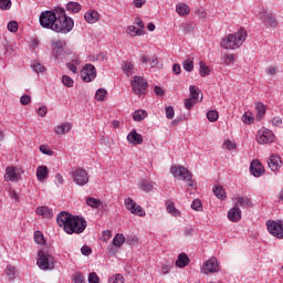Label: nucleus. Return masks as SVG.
<instances>
[{"mask_svg": "<svg viewBox=\"0 0 283 283\" xmlns=\"http://www.w3.org/2000/svg\"><path fill=\"white\" fill-rule=\"evenodd\" d=\"M59 227H63L65 233L72 235L74 233L81 234L87 229V221L83 218L72 216L67 211H62L56 217Z\"/></svg>", "mask_w": 283, "mask_h": 283, "instance_id": "f257e3e1", "label": "nucleus"}, {"mask_svg": "<svg viewBox=\"0 0 283 283\" xmlns=\"http://www.w3.org/2000/svg\"><path fill=\"white\" fill-rule=\"evenodd\" d=\"M74 29V20L65 13V9L57 8V19L55 20V27L53 32H59L61 34H67Z\"/></svg>", "mask_w": 283, "mask_h": 283, "instance_id": "f03ea898", "label": "nucleus"}, {"mask_svg": "<svg viewBox=\"0 0 283 283\" xmlns=\"http://www.w3.org/2000/svg\"><path fill=\"white\" fill-rule=\"evenodd\" d=\"M244 41H247V31L241 29L237 33L223 38L221 48H224V50H237V48H240Z\"/></svg>", "mask_w": 283, "mask_h": 283, "instance_id": "7ed1b4c3", "label": "nucleus"}, {"mask_svg": "<svg viewBox=\"0 0 283 283\" xmlns=\"http://www.w3.org/2000/svg\"><path fill=\"white\" fill-rule=\"evenodd\" d=\"M57 18L59 9L42 11L39 17L41 28L54 31Z\"/></svg>", "mask_w": 283, "mask_h": 283, "instance_id": "20e7f679", "label": "nucleus"}, {"mask_svg": "<svg viewBox=\"0 0 283 283\" xmlns=\"http://www.w3.org/2000/svg\"><path fill=\"white\" fill-rule=\"evenodd\" d=\"M52 45V54L56 61L65 59L67 55L72 54V51H70L66 45L67 42L65 40H53L51 42Z\"/></svg>", "mask_w": 283, "mask_h": 283, "instance_id": "39448f33", "label": "nucleus"}, {"mask_svg": "<svg viewBox=\"0 0 283 283\" xmlns=\"http://www.w3.org/2000/svg\"><path fill=\"white\" fill-rule=\"evenodd\" d=\"M38 266L42 271H52V269H54V258L45 253V251L40 250L38 252Z\"/></svg>", "mask_w": 283, "mask_h": 283, "instance_id": "423d86ee", "label": "nucleus"}, {"mask_svg": "<svg viewBox=\"0 0 283 283\" xmlns=\"http://www.w3.org/2000/svg\"><path fill=\"white\" fill-rule=\"evenodd\" d=\"M170 172L175 178H181V180H187L188 187H195L193 180H191V172L185 166H174L170 169Z\"/></svg>", "mask_w": 283, "mask_h": 283, "instance_id": "0eeeda50", "label": "nucleus"}, {"mask_svg": "<svg viewBox=\"0 0 283 283\" xmlns=\"http://www.w3.org/2000/svg\"><path fill=\"white\" fill-rule=\"evenodd\" d=\"M72 179L73 182L78 187H85V185L90 182V175L87 174V170L83 168H76L72 172Z\"/></svg>", "mask_w": 283, "mask_h": 283, "instance_id": "6e6552de", "label": "nucleus"}, {"mask_svg": "<svg viewBox=\"0 0 283 283\" xmlns=\"http://www.w3.org/2000/svg\"><path fill=\"white\" fill-rule=\"evenodd\" d=\"M268 231L271 233V235H274V238H277L279 240H283V221L277 220H269L266 222Z\"/></svg>", "mask_w": 283, "mask_h": 283, "instance_id": "1a4fd4ad", "label": "nucleus"}, {"mask_svg": "<svg viewBox=\"0 0 283 283\" xmlns=\"http://www.w3.org/2000/svg\"><path fill=\"white\" fill-rule=\"evenodd\" d=\"M132 90L137 96H143L147 90V80H144L143 76L135 75L132 81Z\"/></svg>", "mask_w": 283, "mask_h": 283, "instance_id": "9d476101", "label": "nucleus"}, {"mask_svg": "<svg viewBox=\"0 0 283 283\" xmlns=\"http://www.w3.org/2000/svg\"><path fill=\"white\" fill-rule=\"evenodd\" d=\"M81 76L84 83H92L96 78V67L94 64H86L81 71Z\"/></svg>", "mask_w": 283, "mask_h": 283, "instance_id": "9b49d317", "label": "nucleus"}, {"mask_svg": "<svg viewBox=\"0 0 283 283\" xmlns=\"http://www.w3.org/2000/svg\"><path fill=\"white\" fill-rule=\"evenodd\" d=\"M218 271H220V265L216 258L207 260L205 265L201 268V273H205V275H209V273H218Z\"/></svg>", "mask_w": 283, "mask_h": 283, "instance_id": "f8f14e48", "label": "nucleus"}, {"mask_svg": "<svg viewBox=\"0 0 283 283\" xmlns=\"http://www.w3.org/2000/svg\"><path fill=\"white\" fill-rule=\"evenodd\" d=\"M125 207L128 211H130V213H134V216H145V210H143V207L136 205L132 198L125 199Z\"/></svg>", "mask_w": 283, "mask_h": 283, "instance_id": "ddd939ff", "label": "nucleus"}, {"mask_svg": "<svg viewBox=\"0 0 283 283\" xmlns=\"http://www.w3.org/2000/svg\"><path fill=\"white\" fill-rule=\"evenodd\" d=\"M275 140V135L270 129H264L262 133L258 134V143L259 145H266L269 143H273Z\"/></svg>", "mask_w": 283, "mask_h": 283, "instance_id": "4468645a", "label": "nucleus"}, {"mask_svg": "<svg viewBox=\"0 0 283 283\" xmlns=\"http://www.w3.org/2000/svg\"><path fill=\"white\" fill-rule=\"evenodd\" d=\"M268 166L271 171H279V169L282 167V158L277 155H271L268 159Z\"/></svg>", "mask_w": 283, "mask_h": 283, "instance_id": "2eb2a0df", "label": "nucleus"}, {"mask_svg": "<svg viewBox=\"0 0 283 283\" xmlns=\"http://www.w3.org/2000/svg\"><path fill=\"white\" fill-rule=\"evenodd\" d=\"M228 220H230V222H240V220H242V210H240L237 206L231 208L228 211Z\"/></svg>", "mask_w": 283, "mask_h": 283, "instance_id": "dca6fc26", "label": "nucleus"}, {"mask_svg": "<svg viewBox=\"0 0 283 283\" xmlns=\"http://www.w3.org/2000/svg\"><path fill=\"white\" fill-rule=\"evenodd\" d=\"M190 262L191 259H189V255H187V253L185 252H181L180 254H178L175 264L178 269H185L186 266H189Z\"/></svg>", "mask_w": 283, "mask_h": 283, "instance_id": "f3484780", "label": "nucleus"}, {"mask_svg": "<svg viewBox=\"0 0 283 283\" xmlns=\"http://www.w3.org/2000/svg\"><path fill=\"white\" fill-rule=\"evenodd\" d=\"M4 180H7L8 182H18L19 180V175L17 174V168H14L13 166L11 167H7L6 168V174H4Z\"/></svg>", "mask_w": 283, "mask_h": 283, "instance_id": "a211bd4d", "label": "nucleus"}, {"mask_svg": "<svg viewBox=\"0 0 283 283\" xmlns=\"http://www.w3.org/2000/svg\"><path fill=\"white\" fill-rule=\"evenodd\" d=\"M250 171L254 178H260L262 174H264V167H262V164L260 161H252L250 165Z\"/></svg>", "mask_w": 283, "mask_h": 283, "instance_id": "6ab92c4d", "label": "nucleus"}, {"mask_svg": "<svg viewBox=\"0 0 283 283\" xmlns=\"http://www.w3.org/2000/svg\"><path fill=\"white\" fill-rule=\"evenodd\" d=\"M128 143H132V145H143V135L138 134L136 129H133L127 135Z\"/></svg>", "mask_w": 283, "mask_h": 283, "instance_id": "aec40b11", "label": "nucleus"}, {"mask_svg": "<svg viewBox=\"0 0 283 283\" xmlns=\"http://www.w3.org/2000/svg\"><path fill=\"white\" fill-rule=\"evenodd\" d=\"M263 21L269 28H277V19H275L273 13L264 12Z\"/></svg>", "mask_w": 283, "mask_h": 283, "instance_id": "412c9836", "label": "nucleus"}, {"mask_svg": "<svg viewBox=\"0 0 283 283\" xmlns=\"http://www.w3.org/2000/svg\"><path fill=\"white\" fill-rule=\"evenodd\" d=\"M84 19L87 23H96V21H98L101 19V14L97 11L94 10H88L85 14H84Z\"/></svg>", "mask_w": 283, "mask_h": 283, "instance_id": "4be33fe9", "label": "nucleus"}, {"mask_svg": "<svg viewBox=\"0 0 283 283\" xmlns=\"http://www.w3.org/2000/svg\"><path fill=\"white\" fill-rule=\"evenodd\" d=\"M35 212L38 213V216H42V218H46L48 220H50V218H53L54 216L52 209L46 206L36 208Z\"/></svg>", "mask_w": 283, "mask_h": 283, "instance_id": "5701e85b", "label": "nucleus"}, {"mask_svg": "<svg viewBox=\"0 0 283 283\" xmlns=\"http://www.w3.org/2000/svg\"><path fill=\"white\" fill-rule=\"evenodd\" d=\"M234 207H253V201H251V199H249V197H244V196H239L237 197V202L234 205Z\"/></svg>", "mask_w": 283, "mask_h": 283, "instance_id": "b1692460", "label": "nucleus"}, {"mask_svg": "<svg viewBox=\"0 0 283 283\" xmlns=\"http://www.w3.org/2000/svg\"><path fill=\"white\" fill-rule=\"evenodd\" d=\"M72 129V125L70 123H63L54 128L55 134L57 136H63L67 134Z\"/></svg>", "mask_w": 283, "mask_h": 283, "instance_id": "393cba45", "label": "nucleus"}, {"mask_svg": "<svg viewBox=\"0 0 283 283\" xmlns=\"http://www.w3.org/2000/svg\"><path fill=\"white\" fill-rule=\"evenodd\" d=\"M176 12H177V14H179V17H187V14H189V12H191V9H189L187 3L181 2L176 6Z\"/></svg>", "mask_w": 283, "mask_h": 283, "instance_id": "a878e982", "label": "nucleus"}, {"mask_svg": "<svg viewBox=\"0 0 283 283\" xmlns=\"http://www.w3.org/2000/svg\"><path fill=\"white\" fill-rule=\"evenodd\" d=\"M48 166H39L36 168V178L40 182H43L48 178Z\"/></svg>", "mask_w": 283, "mask_h": 283, "instance_id": "bb28decb", "label": "nucleus"}, {"mask_svg": "<svg viewBox=\"0 0 283 283\" xmlns=\"http://www.w3.org/2000/svg\"><path fill=\"white\" fill-rule=\"evenodd\" d=\"M166 209L170 216H174L175 218H180V210L176 208L174 205V201H167L166 202Z\"/></svg>", "mask_w": 283, "mask_h": 283, "instance_id": "cd10ccee", "label": "nucleus"}, {"mask_svg": "<svg viewBox=\"0 0 283 283\" xmlns=\"http://www.w3.org/2000/svg\"><path fill=\"white\" fill-rule=\"evenodd\" d=\"M212 191L216 198H218L219 200L227 199V192L224 191V188H222V186H214Z\"/></svg>", "mask_w": 283, "mask_h": 283, "instance_id": "c85d7f7f", "label": "nucleus"}, {"mask_svg": "<svg viewBox=\"0 0 283 283\" xmlns=\"http://www.w3.org/2000/svg\"><path fill=\"white\" fill-rule=\"evenodd\" d=\"M145 118H147V111L145 109L135 111L133 114V120H135L136 123H140V120H145Z\"/></svg>", "mask_w": 283, "mask_h": 283, "instance_id": "c756f323", "label": "nucleus"}, {"mask_svg": "<svg viewBox=\"0 0 283 283\" xmlns=\"http://www.w3.org/2000/svg\"><path fill=\"white\" fill-rule=\"evenodd\" d=\"M189 91H190V96H191L190 98H192V101L198 102L199 96H201L200 101H202V92H200V90L198 87L190 85Z\"/></svg>", "mask_w": 283, "mask_h": 283, "instance_id": "7c9ffc66", "label": "nucleus"}, {"mask_svg": "<svg viewBox=\"0 0 283 283\" xmlns=\"http://www.w3.org/2000/svg\"><path fill=\"white\" fill-rule=\"evenodd\" d=\"M255 109H256V118L258 120H261V118L266 114V106L262 103H256L255 104Z\"/></svg>", "mask_w": 283, "mask_h": 283, "instance_id": "2f4dec72", "label": "nucleus"}, {"mask_svg": "<svg viewBox=\"0 0 283 283\" xmlns=\"http://www.w3.org/2000/svg\"><path fill=\"white\" fill-rule=\"evenodd\" d=\"M81 3L71 1L66 4V10L69 12H73V14H77V12L81 10Z\"/></svg>", "mask_w": 283, "mask_h": 283, "instance_id": "473e14b6", "label": "nucleus"}, {"mask_svg": "<svg viewBox=\"0 0 283 283\" xmlns=\"http://www.w3.org/2000/svg\"><path fill=\"white\" fill-rule=\"evenodd\" d=\"M125 244V235L122 233H117L113 239V247H117L120 249Z\"/></svg>", "mask_w": 283, "mask_h": 283, "instance_id": "72a5a7b5", "label": "nucleus"}, {"mask_svg": "<svg viewBox=\"0 0 283 283\" xmlns=\"http://www.w3.org/2000/svg\"><path fill=\"white\" fill-rule=\"evenodd\" d=\"M199 74L200 76H209L211 74V70H209V66L205 62H199Z\"/></svg>", "mask_w": 283, "mask_h": 283, "instance_id": "f704fd0d", "label": "nucleus"}, {"mask_svg": "<svg viewBox=\"0 0 283 283\" xmlns=\"http://www.w3.org/2000/svg\"><path fill=\"white\" fill-rule=\"evenodd\" d=\"M127 31H128V34L130 35V36H143V29H137V27L136 25H129L128 28H127Z\"/></svg>", "mask_w": 283, "mask_h": 283, "instance_id": "c9c22d12", "label": "nucleus"}, {"mask_svg": "<svg viewBox=\"0 0 283 283\" xmlns=\"http://www.w3.org/2000/svg\"><path fill=\"white\" fill-rule=\"evenodd\" d=\"M139 189L140 191H151V189H154V182L149 181V180H144L139 184Z\"/></svg>", "mask_w": 283, "mask_h": 283, "instance_id": "e433bc0d", "label": "nucleus"}, {"mask_svg": "<svg viewBox=\"0 0 283 283\" xmlns=\"http://www.w3.org/2000/svg\"><path fill=\"white\" fill-rule=\"evenodd\" d=\"M86 205L88 207H92V209H98V207H101L102 202L101 200L96 199V198H93V197H88L86 199Z\"/></svg>", "mask_w": 283, "mask_h": 283, "instance_id": "4c0bfd02", "label": "nucleus"}, {"mask_svg": "<svg viewBox=\"0 0 283 283\" xmlns=\"http://www.w3.org/2000/svg\"><path fill=\"white\" fill-rule=\"evenodd\" d=\"M122 70L124 74H126L127 76H132L134 72V64H132V62H125L124 65L122 66Z\"/></svg>", "mask_w": 283, "mask_h": 283, "instance_id": "58836bf2", "label": "nucleus"}, {"mask_svg": "<svg viewBox=\"0 0 283 283\" xmlns=\"http://www.w3.org/2000/svg\"><path fill=\"white\" fill-rule=\"evenodd\" d=\"M6 273L9 276V280H17V274H18L17 268L9 265L6 269Z\"/></svg>", "mask_w": 283, "mask_h": 283, "instance_id": "ea45409f", "label": "nucleus"}, {"mask_svg": "<svg viewBox=\"0 0 283 283\" xmlns=\"http://www.w3.org/2000/svg\"><path fill=\"white\" fill-rule=\"evenodd\" d=\"M181 28L184 30V34H189L190 32H193V30H196L193 22L182 23Z\"/></svg>", "mask_w": 283, "mask_h": 283, "instance_id": "a19ab883", "label": "nucleus"}, {"mask_svg": "<svg viewBox=\"0 0 283 283\" xmlns=\"http://www.w3.org/2000/svg\"><path fill=\"white\" fill-rule=\"evenodd\" d=\"M34 242L36 244H43L45 242V237L43 235V232L39 230L34 232Z\"/></svg>", "mask_w": 283, "mask_h": 283, "instance_id": "79ce46f5", "label": "nucleus"}, {"mask_svg": "<svg viewBox=\"0 0 283 283\" xmlns=\"http://www.w3.org/2000/svg\"><path fill=\"white\" fill-rule=\"evenodd\" d=\"M106 96H107V90L105 88H98L95 93L96 101H105Z\"/></svg>", "mask_w": 283, "mask_h": 283, "instance_id": "37998d69", "label": "nucleus"}, {"mask_svg": "<svg viewBox=\"0 0 283 283\" xmlns=\"http://www.w3.org/2000/svg\"><path fill=\"white\" fill-rule=\"evenodd\" d=\"M219 113H218V111H209L208 113H207V118H208V120L210 122V123H216V120H218V118H219Z\"/></svg>", "mask_w": 283, "mask_h": 283, "instance_id": "c03bdc74", "label": "nucleus"}, {"mask_svg": "<svg viewBox=\"0 0 283 283\" xmlns=\"http://www.w3.org/2000/svg\"><path fill=\"white\" fill-rule=\"evenodd\" d=\"M182 67L186 72H193V61L185 60L182 62Z\"/></svg>", "mask_w": 283, "mask_h": 283, "instance_id": "a18cd8bd", "label": "nucleus"}, {"mask_svg": "<svg viewBox=\"0 0 283 283\" xmlns=\"http://www.w3.org/2000/svg\"><path fill=\"white\" fill-rule=\"evenodd\" d=\"M62 83L65 87H74V80L67 75L62 76Z\"/></svg>", "mask_w": 283, "mask_h": 283, "instance_id": "49530a36", "label": "nucleus"}, {"mask_svg": "<svg viewBox=\"0 0 283 283\" xmlns=\"http://www.w3.org/2000/svg\"><path fill=\"white\" fill-rule=\"evenodd\" d=\"M254 120V117L251 113H244L242 115V122L245 124V125H251V123H253Z\"/></svg>", "mask_w": 283, "mask_h": 283, "instance_id": "de8ad7c7", "label": "nucleus"}, {"mask_svg": "<svg viewBox=\"0 0 283 283\" xmlns=\"http://www.w3.org/2000/svg\"><path fill=\"white\" fill-rule=\"evenodd\" d=\"M7 30H9V32H18L19 31V23L17 21H10L7 24Z\"/></svg>", "mask_w": 283, "mask_h": 283, "instance_id": "09e8293b", "label": "nucleus"}, {"mask_svg": "<svg viewBox=\"0 0 283 283\" xmlns=\"http://www.w3.org/2000/svg\"><path fill=\"white\" fill-rule=\"evenodd\" d=\"M124 282H125V277H123V275L120 274H116L108 279V283H124Z\"/></svg>", "mask_w": 283, "mask_h": 283, "instance_id": "8fccbe9b", "label": "nucleus"}, {"mask_svg": "<svg viewBox=\"0 0 283 283\" xmlns=\"http://www.w3.org/2000/svg\"><path fill=\"white\" fill-rule=\"evenodd\" d=\"M41 154H44V156H54V150L50 149V147L45 145L40 146Z\"/></svg>", "mask_w": 283, "mask_h": 283, "instance_id": "3c124183", "label": "nucleus"}, {"mask_svg": "<svg viewBox=\"0 0 283 283\" xmlns=\"http://www.w3.org/2000/svg\"><path fill=\"white\" fill-rule=\"evenodd\" d=\"M135 28H138V30H142V34H145V23L140 18H136L134 22Z\"/></svg>", "mask_w": 283, "mask_h": 283, "instance_id": "603ef678", "label": "nucleus"}, {"mask_svg": "<svg viewBox=\"0 0 283 283\" xmlns=\"http://www.w3.org/2000/svg\"><path fill=\"white\" fill-rule=\"evenodd\" d=\"M191 209H193V211H202V202L200 201V199H195L192 201Z\"/></svg>", "mask_w": 283, "mask_h": 283, "instance_id": "864d4df0", "label": "nucleus"}, {"mask_svg": "<svg viewBox=\"0 0 283 283\" xmlns=\"http://www.w3.org/2000/svg\"><path fill=\"white\" fill-rule=\"evenodd\" d=\"M10 8H12V1L0 0V10H10Z\"/></svg>", "mask_w": 283, "mask_h": 283, "instance_id": "5fc2aeb1", "label": "nucleus"}, {"mask_svg": "<svg viewBox=\"0 0 283 283\" xmlns=\"http://www.w3.org/2000/svg\"><path fill=\"white\" fill-rule=\"evenodd\" d=\"M101 279L98 277V274L96 272H92L88 274V283H99Z\"/></svg>", "mask_w": 283, "mask_h": 283, "instance_id": "6e6d98bb", "label": "nucleus"}, {"mask_svg": "<svg viewBox=\"0 0 283 283\" xmlns=\"http://www.w3.org/2000/svg\"><path fill=\"white\" fill-rule=\"evenodd\" d=\"M174 116H176V112L174 111V107L172 106H167L166 107V118L171 120L174 118Z\"/></svg>", "mask_w": 283, "mask_h": 283, "instance_id": "4d7b16f0", "label": "nucleus"}, {"mask_svg": "<svg viewBox=\"0 0 283 283\" xmlns=\"http://www.w3.org/2000/svg\"><path fill=\"white\" fill-rule=\"evenodd\" d=\"M74 283H85V276L82 273L76 272L73 276Z\"/></svg>", "mask_w": 283, "mask_h": 283, "instance_id": "13d9d810", "label": "nucleus"}, {"mask_svg": "<svg viewBox=\"0 0 283 283\" xmlns=\"http://www.w3.org/2000/svg\"><path fill=\"white\" fill-rule=\"evenodd\" d=\"M32 70H33V72H36V74L45 72V67L43 65H41V63H34L32 65Z\"/></svg>", "mask_w": 283, "mask_h": 283, "instance_id": "bf43d9fd", "label": "nucleus"}, {"mask_svg": "<svg viewBox=\"0 0 283 283\" xmlns=\"http://www.w3.org/2000/svg\"><path fill=\"white\" fill-rule=\"evenodd\" d=\"M32 97L30 95H22L20 97L21 105H30Z\"/></svg>", "mask_w": 283, "mask_h": 283, "instance_id": "052dcab7", "label": "nucleus"}, {"mask_svg": "<svg viewBox=\"0 0 283 283\" xmlns=\"http://www.w3.org/2000/svg\"><path fill=\"white\" fill-rule=\"evenodd\" d=\"M196 103H198V102L196 99H192V98L185 99L186 109H191V107H193V105H196Z\"/></svg>", "mask_w": 283, "mask_h": 283, "instance_id": "680f3d73", "label": "nucleus"}, {"mask_svg": "<svg viewBox=\"0 0 283 283\" xmlns=\"http://www.w3.org/2000/svg\"><path fill=\"white\" fill-rule=\"evenodd\" d=\"M9 198H11V200H14L15 202H20V197L19 193H17V190H10Z\"/></svg>", "mask_w": 283, "mask_h": 283, "instance_id": "e2e57ef3", "label": "nucleus"}, {"mask_svg": "<svg viewBox=\"0 0 283 283\" xmlns=\"http://www.w3.org/2000/svg\"><path fill=\"white\" fill-rule=\"evenodd\" d=\"M81 253H82V255H92V248H90L87 245H83L81 248Z\"/></svg>", "mask_w": 283, "mask_h": 283, "instance_id": "0e129e2a", "label": "nucleus"}, {"mask_svg": "<svg viewBox=\"0 0 283 283\" xmlns=\"http://www.w3.org/2000/svg\"><path fill=\"white\" fill-rule=\"evenodd\" d=\"M126 244H129V245H132V244H138V238H136V237H134V235L128 237V238L126 239Z\"/></svg>", "mask_w": 283, "mask_h": 283, "instance_id": "69168bd1", "label": "nucleus"}, {"mask_svg": "<svg viewBox=\"0 0 283 283\" xmlns=\"http://www.w3.org/2000/svg\"><path fill=\"white\" fill-rule=\"evenodd\" d=\"M45 114H48V107L45 106H41L39 109H38V115L43 118L45 116Z\"/></svg>", "mask_w": 283, "mask_h": 283, "instance_id": "338daca9", "label": "nucleus"}, {"mask_svg": "<svg viewBox=\"0 0 283 283\" xmlns=\"http://www.w3.org/2000/svg\"><path fill=\"white\" fill-rule=\"evenodd\" d=\"M172 72L174 74L178 75L181 72L180 64L176 63L172 65Z\"/></svg>", "mask_w": 283, "mask_h": 283, "instance_id": "774afa93", "label": "nucleus"}]
</instances>
